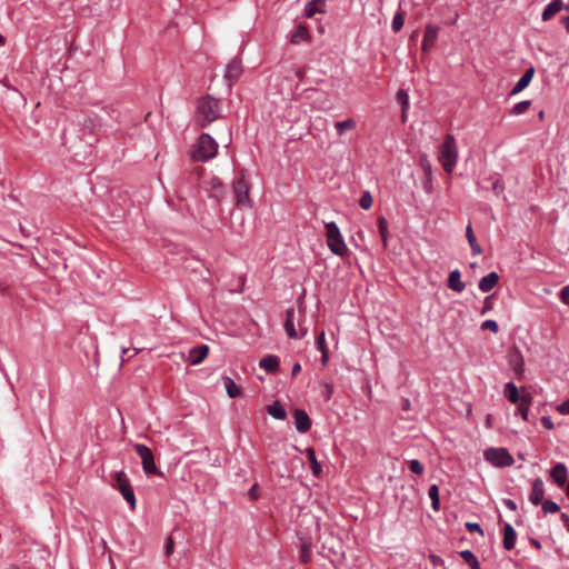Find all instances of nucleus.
Instances as JSON below:
<instances>
[{"label":"nucleus","mask_w":569,"mask_h":569,"mask_svg":"<svg viewBox=\"0 0 569 569\" xmlns=\"http://www.w3.org/2000/svg\"><path fill=\"white\" fill-rule=\"evenodd\" d=\"M220 103L219 100L207 96L198 101L197 106V121L200 127L204 128L211 122L220 118Z\"/></svg>","instance_id":"nucleus-1"},{"label":"nucleus","mask_w":569,"mask_h":569,"mask_svg":"<svg viewBox=\"0 0 569 569\" xmlns=\"http://www.w3.org/2000/svg\"><path fill=\"white\" fill-rule=\"evenodd\" d=\"M438 160L447 173H451L458 161V148L452 134H447L439 148Z\"/></svg>","instance_id":"nucleus-2"},{"label":"nucleus","mask_w":569,"mask_h":569,"mask_svg":"<svg viewBox=\"0 0 569 569\" xmlns=\"http://www.w3.org/2000/svg\"><path fill=\"white\" fill-rule=\"evenodd\" d=\"M217 151L218 144L214 139L208 133H202L194 144L191 156L193 160L204 162L213 158Z\"/></svg>","instance_id":"nucleus-3"},{"label":"nucleus","mask_w":569,"mask_h":569,"mask_svg":"<svg viewBox=\"0 0 569 569\" xmlns=\"http://www.w3.org/2000/svg\"><path fill=\"white\" fill-rule=\"evenodd\" d=\"M327 244L330 251L339 257H345L348 252V248L341 236L340 229L336 222H327L325 224Z\"/></svg>","instance_id":"nucleus-4"},{"label":"nucleus","mask_w":569,"mask_h":569,"mask_svg":"<svg viewBox=\"0 0 569 569\" xmlns=\"http://www.w3.org/2000/svg\"><path fill=\"white\" fill-rule=\"evenodd\" d=\"M113 479L112 487L121 493L123 499L130 505L131 510H133L136 508V496L127 473L124 471H116Z\"/></svg>","instance_id":"nucleus-5"},{"label":"nucleus","mask_w":569,"mask_h":569,"mask_svg":"<svg viewBox=\"0 0 569 569\" xmlns=\"http://www.w3.org/2000/svg\"><path fill=\"white\" fill-rule=\"evenodd\" d=\"M485 459L495 467L503 468L513 463V458L506 448H488L483 452Z\"/></svg>","instance_id":"nucleus-6"},{"label":"nucleus","mask_w":569,"mask_h":569,"mask_svg":"<svg viewBox=\"0 0 569 569\" xmlns=\"http://www.w3.org/2000/svg\"><path fill=\"white\" fill-rule=\"evenodd\" d=\"M133 448L140 457L142 469L147 475L162 476V472L156 466L153 453L149 447L142 443H136Z\"/></svg>","instance_id":"nucleus-7"},{"label":"nucleus","mask_w":569,"mask_h":569,"mask_svg":"<svg viewBox=\"0 0 569 569\" xmlns=\"http://www.w3.org/2000/svg\"><path fill=\"white\" fill-rule=\"evenodd\" d=\"M232 188H233L236 203L238 206H244V207L251 208L252 202H251V199L249 196L250 188H249L248 182L244 180L243 174H241L240 178H238L237 180L233 181Z\"/></svg>","instance_id":"nucleus-8"},{"label":"nucleus","mask_w":569,"mask_h":569,"mask_svg":"<svg viewBox=\"0 0 569 569\" xmlns=\"http://www.w3.org/2000/svg\"><path fill=\"white\" fill-rule=\"evenodd\" d=\"M295 316H296V312H295L293 308L287 309V311H286V321H284V330H286L287 335L289 336V338H291V339L302 338V337H305L307 335V329L306 328H300V332H298L296 330V327H295Z\"/></svg>","instance_id":"nucleus-9"},{"label":"nucleus","mask_w":569,"mask_h":569,"mask_svg":"<svg viewBox=\"0 0 569 569\" xmlns=\"http://www.w3.org/2000/svg\"><path fill=\"white\" fill-rule=\"evenodd\" d=\"M242 74V66L239 59L231 60L224 70V79L229 82V84H233L238 81L240 76Z\"/></svg>","instance_id":"nucleus-10"},{"label":"nucleus","mask_w":569,"mask_h":569,"mask_svg":"<svg viewBox=\"0 0 569 569\" xmlns=\"http://www.w3.org/2000/svg\"><path fill=\"white\" fill-rule=\"evenodd\" d=\"M293 418H295L296 429L299 432L306 433L310 430L311 420L305 410H301V409L295 410Z\"/></svg>","instance_id":"nucleus-11"},{"label":"nucleus","mask_w":569,"mask_h":569,"mask_svg":"<svg viewBox=\"0 0 569 569\" xmlns=\"http://www.w3.org/2000/svg\"><path fill=\"white\" fill-rule=\"evenodd\" d=\"M543 496H545L543 481L540 478H536L532 481V488H531V492L529 495V501L533 506H538L543 501Z\"/></svg>","instance_id":"nucleus-12"},{"label":"nucleus","mask_w":569,"mask_h":569,"mask_svg":"<svg viewBox=\"0 0 569 569\" xmlns=\"http://www.w3.org/2000/svg\"><path fill=\"white\" fill-rule=\"evenodd\" d=\"M209 192L210 197L220 202L227 194V188L219 178L213 177L209 181Z\"/></svg>","instance_id":"nucleus-13"},{"label":"nucleus","mask_w":569,"mask_h":569,"mask_svg":"<svg viewBox=\"0 0 569 569\" xmlns=\"http://www.w3.org/2000/svg\"><path fill=\"white\" fill-rule=\"evenodd\" d=\"M567 475L568 470L565 463L558 462L555 465V467L550 471V477L555 481V483L562 488L565 483L567 482Z\"/></svg>","instance_id":"nucleus-14"},{"label":"nucleus","mask_w":569,"mask_h":569,"mask_svg":"<svg viewBox=\"0 0 569 569\" xmlns=\"http://www.w3.org/2000/svg\"><path fill=\"white\" fill-rule=\"evenodd\" d=\"M209 347L207 345H201L192 348L189 351L188 361L190 365H199L201 363L206 357L208 356Z\"/></svg>","instance_id":"nucleus-15"},{"label":"nucleus","mask_w":569,"mask_h":569,"mask_svg":"<svg viewBox=\"0 0 569 569\" xmlns=\"http://www.w3.org/2000/svg\"><path fill=\"white\" fill-rule=\"evenodd\" d=\"M533 73H535V69L532 67L527 69L525 71V73L520 77V79L517 81L515 87L511 89L510 93L512 96H515V94H518L519 92H521L523 89H526L529 86V83L531 82Z\"/></svg>","instance_id":"nucleus-16"},{"label":"nucleus","mask_w":569,"mask_h":569,"mask_svg":"<svg viewBox=\"0 0 569 569\" xmlns=\"http://www.w3.org/2000/svg\"><path fill=\"white\" fill-rule=\"evenodd\" d=\"M498 281H499L498 273L492 271L480 279L478 287H479L480 291L489 292L497 286Z\"/></svg>","instance_id":"nucleus-17"},{"label":"nucleus","mask_w":569,"mask_h":569,"mask_svg":"<svg viewBox=\"0 0 569 569\" xmlns=\"http://www.w3.org/2000/svg\"><path fill=\"white\" fill-rule=\"evenodd\" d=\"M448 287L456 291L462 292L466 288L465 282L461 280V273L458 269L452 270L448 277Z\"/></svg>","instance_id":"nucleus-18"},{"label":"nucleus","mask_w":569,"mask_h":569,"mask_svg":"<svg viewBox=\"0 0 569 569\" xmlns=\"http://www.w3.org/2000/svg\"><path fill=\"white\" fill-rule=\"evenodd\" d=\"M517 540V533L513 527L510 523H505L503 526V548L506 550H511L515 548Z\"/></svg>","instance_id":"nucleus-19"},{"label":"nucleus","mask_w":569,"mask_h":569,"mask_svg":"<svg viewBox=\"0 0 569 569\" xmlns=\"http://www.w3.org/2000/svg\"><path fill=\"white\" fill-rule=\"evenodd\" d=\"M563 8L561 0H552L543 10L541 19L548 21L553 18Z\"/></svg>","instance_id":"nucleus-20"},{"label":"nucleus","mask_w":569,"mask_h":569,"mask_svg":"<svg viewBox=\"0 0 569 569\" xmlns=\"http://www.w3.org/2000/svg\"><path fill=\"white\" fill-rule=\"evenodd\" d=\"M439 32V27L433 24H428L426 27L425 37L422 40V49L428 50V48L435 42Z\"/></svg>","instance_id":"nucleus-21"},{"label":"nucleus","mask_w":569,"mask_h":569,"mask_svg":"<svg viewBox=\"0 0 569 569\" xmlns=\"http://www.w3.org/2000/svg\"><path fill=\"white\" fill-rule=\"evenodd\" d=\"M259 366L269 373H273L279 368V358L277 356H267L262 358Z\"/></svg>","instance_id":"nucleus-22"},{"label":"nucleus","mask_w":569,"mask_h":569,"mask_svg":"<svg viewBox=\"0 0 569 569\" xmlns=\"http://www.w3.org/2000/svg\"><path fill=\"white\" fill-rule=\"evenodd\" d=\"M82 119H79L78 122L84 133L92 134L96 132L98 128V122L94 118L89 117L87 114L81 116Z\"/></svg>","instance_id":"nucleus-23"},{"label":"nucleus","mask_w":569,"mask_h":569,"mask_svg":"<svg viewBox=\"0 0 569 569\" xmlns=\"http://www.w3.org/2000/svg\"><path fill=\"white\" fill-rule=\"evenodd\" d=\"M532 397L530 393H526L521 396V400L518 402V408L516 410L517 415H520L523 420L528 419L529 407L531 405Z\"/></svg>","instance_id":"nucleus-24"},{"label":"nucleus","mask_w":569,"mask_h":569,"mask_svg":"<svg viewBox=\"0 0 569 569\" xmlns=\"http://www.w3.org/2000/svg\"><path fill=\"white\" fill-rule=\"evenodd\" d=\"M305 453L310 462V468L313 476L319 477L322 473L321 463L317 460L315 450L312 448H307Z\"/></svg>","instance_id":"nucleus-25"},{"label":"nucleus","mask_w":569,"mask_h":569,"mask_svg":"<svg viewBox=\"0 0 569 569\" xmlns=\"http://www.w3.org/2000/svg\"><path fill=\"white\" fill-rule=\"evenodd\" d=\"M503 395L512 403H518L521 400L518 388L513 382L506 383Z\"/></svg>","instance_id":"nucleus-26"},{"label":"nucleus","mask_w":569,"mask_h":569,"mask_svg":"<svg viewBox=\"0 0 569 569\" xmlns=\"http://www.w3.org/2000/svg\"><path fill=\"white\" fill-rule=\"evenodd\" d=\"M267 412L278 420H283L286 418V410L279 401H274L272 405H269Z\"/></svg>","instance_id":"nucleus-27"},{"label":"nucleus","mask_w":569,"mask_h":569,"mask_svg":"<svg viewBox=\"0 0 569 569\" xmlns=\"http://www.w3.org/2000/svg\"><path fill=\"white\" fill-rule=\"evenodd\" d=\"M357 123L352 118L335 123V129L339 136H343L346 131L353 130Z\"/></svg>","instance_id":"nucleus-28"},{"label":"nucleus","mask_w":569,"mask_h":569,"mask_svg":"<svg viewBox=\"0 0 569 569\" xmlns=\"http://www.w3.org/2000/svg\"><path fill=\"white\" fill-rule=\"evenodd\" d=\"M223 386H224L226 391L230 398H236V397L240 396V388L237 386V383L230 377L223 378Z\"/></svg>","instance_id":"nucleus-29"},{"label":"nucleus","mask_w":569,"mask_h":569,"mask_svg":"<svg viewBox=\"0 0 569 569\" xmlns=\"http://www.w3.org/2000/svg\"><path fill=\"white\" fill-rule=\"evenodd\" d=\"M460 556L470 566L471 569H481L477 557L471 550H462Z\"/></svg>","instance_id":"nucleus-30"},{"label":"nucleus","mask_w":569,"mask_h":569,"mask_svg":"<svg viewBox=\"0 0 569 569\" xmlns=\"http://www.w3.org/2000/svg\"><path fill=\"white\" fill-rule=\"evenodd\" d=\"M428 496L431 500V507L435 511H438L440 508V498H439V488L437 485L430 486L428 490Z\"/></svg>","instance_id":"nucleus-31"},{"label":"nucleus","mask_w":569,"mask_h":569,"mask_svg":"<svg viewBox=\"0 0 569 569\" xmlns=\"http://www.w3.org/2000/svg\"><path fill=\"white\" fill-rule=\"evenodd\" d=\"M510 366L513 368L518 376L523 372L525 362L522 356L519 352L511 356Z\"/></svg>","instance_id":"nucleus-32"},{"label":"nucleus","mask_w":569,"mask_h":569,"mask_svg":"<svg viewBox=\"0 0 569 569\" xmlns=\"http://www.w3.org/2000/svg\"><path fill=\"white\" fill-rule=\"evenodd\" d=\"M378 228H379V233L382 238L383 247L386 248L387 242H388L389 232H388V221L383 216H380L378 218Z\"/></svg>","instance_id":"nucleus-33"},{"label":"nucleus","mask_w":569,"mask_h":569,"mask_svg":"<svg viewBox=\"0 0 569 569\" xmlns=\"http://www.w3.org/2000/svg\"><path fill=\"white\" fill-rule=\"evenodd\" d=\"M531 101L530 100H523L518 103H516L509 111L511 116H520L527 112V110L530 108Z\"/></svg>","instance_id":"nucleus-34"},{"label":"nucleus","mask_w":569,"mask_h":569,"mask_svg":"<svg viewBox=\"0 0 569 569\" xmlns=\"http://www.w3.org/2000/svg\"><path fill=\"white\" fill-rule=\"evenodd\" d=\"M540 505L545 513H556L560 510L559 505L549 499L543 500Z\"/></svg>","instance_id":"nucleus-35"},{"label":"nucleus","mask_w":569,"mask_h":569,"mask_svg":"<svg viewBox=\"0 0 569 569\" xmlns=\"http://www.w3.org/2000/svg\"><path fill=\"white\" fill-rule=\"evenodd\" d=\"M300 560L303 563H308L311 560V545L303 542L300 548Z\"/></svg>","instance_id":"nucleus-36"},{"label":"nucleus","mask_w":569,"mask_h":569,"mask_svg":"<svg viewBox=\"0 0 569 569\" xmlns=\"http://www.w3.org/2000/svg\"><path fill=\"white\" fill-rule=\"evenodd\" d=\"M321 0H310L305 7V16L307 18H312L317 12H322L317 8V3Z\"/></svg>","instance_id":"nucleus-37"},{"label":"nucleus","mask_w":569,"mask_h":569,"mask_svg":"<svg viewBox=\"0 0 569 569\" xmlns=\"http://www.w3.org/2000/svg\"><path fill=\"white\" fill-rule=\"evenodd\" d=\"M403 23H405V17L401 12H397L393 18H392V22H391V29L393 32H399L402 27H403Z\"/></svg>","instance_id":"nucleus-38"},{"label":"nucleus","mask_w":569,"mask_h":569,"mask_svg":"<svg viewBox=\"0 0 569 569\" xmlns=\"http://www.w3.org/2000/svg\"><path fill=\"white\" fill-rule=\"evenodd\" d=\"M373 199L369 191H365L359 200V204L362 209L369 210L372 207Z\"/></svg>","instance_id":"nucleus-39"},{"label":"nucleus","mask_w":569,"mask_h":569,"mask_svg":"<svg viewBox=\"0 0 569 569\" xmlns=\"http://www.w3.org/2000/svg\"><path fill=\"white\" fill-rule=\"evenodd\" d=\"M409 469L416 475H422L425 471L423 465L418 459H412L409 461Z\"/></svg>","instance_id":"nucleus-40"},{"label":"nucleus","mask_w":569,"mask_h":569,"mask_svg":"<svg viewBox=\"0 0 569 569\" xmlns=\"http://www.w3.org/2000/svg\"><path fill=\"white\" fill-rule=\"evenodd\" d=\"M397 100L401 103V107H402L403 112H405L408 109V107H409V96H408V93L405 90H399L397 92Z\"/></svg>","instance_id":"nucleus-41"},{"label":"nucleus","mask_w":569,"mask_h":569,"mask_svg":"<svg viewBox=\"0 0 569 569\" xmlns=\"http://www.w3.org/2000/svg\"><path fill=\"white\" fill-rule=\"evenodd\" d=\"M481 329L490 330L493 333H497L499 330L498 323L495 320L488 319L481 323Z\"/></svg>","instance_id":"nucleus-42"},{"label":"nucleus","mask_w":569,"mask_h":569,"mask_svg":"<svg viewBox=\"0 0 569 569\" xmlns=\"http://www.w3.org/2000/svg\"><path fill=\"white\" fill-rule=\"evenodd\" d=\"M466 529L469 532H478L481 536H483V530H482L481 526L479 523H477V522H467L466 523Z\"/></svg>","instance_id":"nucleus-43"},{"label":"nucleus","mask_w":569,"mask_h":569,"mask_svg":"<svg viewBox=\"0 0 569 569\" xmlns=\"http://www.w3.org/2000/svg\"><path fill=\"white\" fill-rule=\"evenodd\" d=\"M316 346H317V349L321 352V353H325L326 350V341H325V332L322 331L317 340H316Z\"/></svg>","instance_id":"nucleus-44"},{"label":"nucleus","mask_w":569,"mask_h":569,"mask_svg":"<svg viewBox=\"0 0 569 569\" xmlns=\"http://www.w3.org/2000/svg\"><path fill=\"white\" fill-rule=\"evenodd\" d=\"M556 410L561 415H569V399L557 405Z\"/></svg>","instance_id":"nucleus-45"},{"label":"nucleus","mask_w":569,"mask_h":569,"mask_svg":"<svg viewBox=\"0 0 569 569\" xmlns=\"http://www.w3.org/2000/svg\"><path fill=\"white\" fill-rule=\"evenodd\" d=\"M466 238H467L469 244L477 241L471 224H468L467 228H466Z\"/></svg>","instance_id":"nucleus-46"},{"label":"nucleus","mask_w":569,"mask_h":569,"mask_svg":"<svg viewBox=\"0 0 569 569\" xmlns=\"http://www.w3.org/2000/svg\"><path fill=\"white\" fill-rule=\"evenodd\" d=\"M173 547H174V542H173L172 537H168L166 540V547H164V552L167 556H170L173 552Z\"/></svg>","instance_id":"nucleus-47"},{"label":"nucleus","mask_w":569,"mask_h":569,"mask_svg":"<svg viewBox=\"0 0 569 569\" xmlns=\"http://www.w3.org/2000/svg\"><path fill=\"white\" fill-rule=\"evenodd\" d=\"M541 425L543 426V428H546L548 430H551L555 428V425L549 416L541 417Z\"/></svg>","instance_id":"nucleus-48"},{"label":"nucleus","mask_w":569,"mask_h":569,"mask_svg":"<svg viewBox=\"0 0 569 569\" xmlns=\"http://www.w3.org/2000/svg\"><path fill=\"white\" fill-rule=\"evenodd\" d=\"M560 299L563 303L569 305V286H566L561 289Z\"/></svg>","instance_id":"nucleus-49"},{"label":"nucleus","mask_w":569,"mask_h":569,"mask_svg":"<svg viewBox=\"0 0 569 569\" xmlns=\"http://www.w3.org/2000/svg\"><path fill=\"white\" fill-rule=\"evenodd\" d=\"M307 36H308V31H307V29H306L305 27H299V28L297 29L296 34H295V36H293V38H292V41H293V42H296V41H297V40H296L297 38H306Z\"/></svg>","instance_id":"nucleus-50"},{"label":"nucleus","mask_w":569,"mask_h":569,"mask_svg":"<svg viewBox=\"0 0 569 569\" xmlns=\"http://www.w3.org/2000/svg\"><path fill=\"white\" fill-rule=\"evenodd\" d=\"M421 163L427 178H429L431 176V164L429 163L426 157H423Z\"/></svg>","instance_id":"nucleus-51"},{"label":"nucleus","mask_w":569,"mask_h":569,"mask_svg":"<svg viewBox=\"0 0 569 569\" xmlns=\"http://www.w3.org/2000/svg\"><path fill=\"white\" fill-rule=\"evenodd\" d=\"M492 189H493V191H495L497 194H499V193H501V192L503 191L505 186H503V183L501 182V180H496V181L493 182V184H492Z\"/></svg>","instance_id":"nucleus-52"},{"label":"nucleus","mask_w":569,"mask_h":569,"mask_svg":"<svg viewBox=\"0 0 569 569\" xmlns=\"http://www.w3.org/2000/svg\"><path fill=\"white\" fill-rule=\"evenodd\" d=\"M503 505L511 511H516L517 510V503L511 500V499H505L503 500Z\"/></svg>","instance_id":"nucleus-53"},{"label":"nucleus","mask_w":569,"mask_h":569,"mask_svg":"<svg viewBox=\"0 0 569 569\" xmlns=\"http://www.w3.org/2000/svg\"><path fill=\"white\" fill-rule=\"evenodd\" d=\"M470 248L473 256H479L481 253V247L478 244V242L470 243Z\"/></svg>","instance_id":"nucleus-54"},{"label":"nucleus","mask_w":569,"mask_h":569,"mask_svg":"<svg viewBox=\"0 0 569 569\" xmlns=\"http://www.w3.org/2000/svg\"><path fill=\"white\" fill-rule=\"evenodd\" d=\"M490 309H491V301H490V297H487V298L485 299V305H483V308H482V310H481V315L487 313Z\"/></svg>","instance_id":"nucleus-55"},{"label":"nucleus","mask_w":569,"mask_h":569,"mask_svg":"<svg viewBox=\"0 0 569 569\" xmlns=\"http://www.w3.org/2000/svg\"><path fill=\"white\" fill-rule=\"evenodd\" d=\"M560 519H561L566 530L569 532V515L563 512V513H561Z\"/></svg>","instance_id":"nucleus-56"},{"label":"nucleus","mask_w":569,"mask_h":569,"mask_svg":"<svg viewBox=\"0 0 569 569\" xmlns=\"http://www.w3.org/2000/svg\"><path fill=\"white\" fill-rule=\"evenodd\" d=\"M300 371H301V366H300V363H296V365H293V367H292L291 376H292V377H296L298 373H300Z\"/></svg>","instance_id":"nucleus-57"},{"label":"nucleus","mask_w":569,"mask_h":569,"mask_svg":"<svg viewBox=\"0 0 569 569\" xmlns=\"http://www.w3.org/2000/svg\"><path fill=\"white\" fill-rule=\"evenodd\" d=\"M430 560L433 565H440L442 562V559L436 555L430 556Z\"/></svg>","instance_id":"nucleus-58"},{"label":"nucleus","mask_w":569,"mask_h":569,"mask_svg":"<svg viewBox=\"0 0 569 569\" xmlns=\"http://www.w3.org/2000/svg\"><path fill=\"white\" fill-rule=\"evenodd\" d=\"M530 542H531V545H532L533 547H536L537 549H541V543H540V541H539V540H537V539L532 538V539L530 540Z\"/></svg>","instance_id":"nucleus-59"},{"label":"nucleus","mask_w":569,"mask_h":569,"mask_svg":"<svg viewBox=\"0 0 569 569\" xmlns=\"http://www.w3.org/2000/svg\"><path fill=\"white\" fill-rule=\"evenodd\" d=\"M431 181H430V177L428 178V181L425 183V189L426 191L428 192H431Z\"/></svg>","instance_id":"nucleus-60"},{"label":"nucleus","mask_w":569,"mask_h":569,"mask_svg":"<svg viewBox=\"0 0 569 569\" xmlns=\"http://www.w3.org/2000/svg\"><path fill=\"white\" fill-rule=\"evenodd\" d=\"M562 23L565 24L566 30L569 32V16L562 19Z\"/></svg>","instance_id":"nucleus-61"},{"label":"nucleus","mask_w":569,"mask_h":569,"mask_svg":"<svg viewBox=\"0 0 569 569\" xmlns=\"http://www.w3.org/2000/svg\"><path fill=\"white\" fill-rule=\"evenodd\" d=\"M486 427L489 429L491 428V418L490 416H487V419H486Z\"/></svg>","instance_id":"nucleus-62"},{"label":"nucleus","mask_w":569,"mask_h":569,"mask_svg":"<svg viewBox=\"0 0 569 569\" xmlns=\"http://www.w3.org/2000/svg\"><path fill=\"white\" fill-rule=\"evenodd\" d=\"M409 407H410V402L408 399H406L403 402V409L407 410V409H409Z\"/></svg>","instance_id":"nucleus-63"},{"label":"nucleus","mask_w":569,"mask_h":569,"mask_svg":"<svg viewBox=\"0 0 569 569\" xmlns=\"http://www.w3.org/2000/svg\"><path fill=\"white\" fill-rule=\"evenodd\" d=\"M566 495H567V497L569 498V481L567 482V487H566Z\"/></svg>","instance_id":"nucleus-64"}]
</instances>
